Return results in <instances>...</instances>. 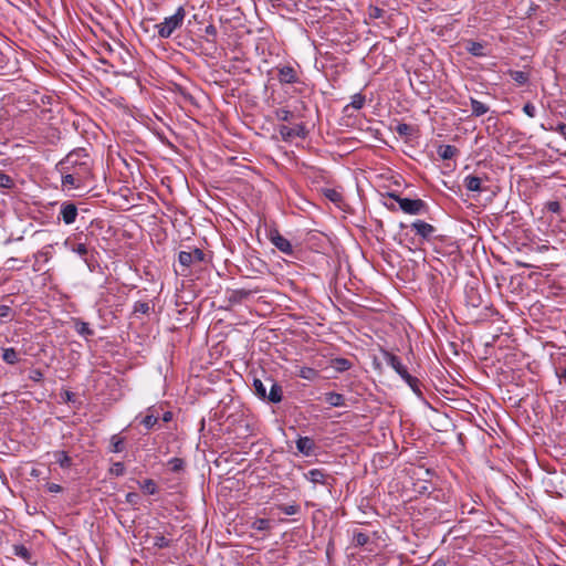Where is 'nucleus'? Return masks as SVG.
<instances>
[{
	"mask_svg": "<svg viewBox=\"0 0 566 566\" xmlns=\"http://www.w3.org/2000/svg\"><path fill=\"white\" fill-rule=\"evenodd\" d=\"M59 172H73L80 178L88 181L92 177V161L82 148L69 153L61 161L57 163Z\"/></svg>",
	"mask_w": 566,
	"mask_h": 566,
	"instance_id": "f257e3e1",
	"label": "nucleus"
},
{
	"mask_svg": "<svg viewBox=\"0 0 566 566\" xmlns=\"http://www.w3.org/2000/svg\"><path fill=\"white\" fill-rule=\"evenodd\" d=\"M185 17L186 11L184 7H179L172 15L166 17L163 22L155 25L158 36L160 39L170 38L177 29L181 28Z\"/></svg>",
	"mask_w": 566,
	"mask_h": 566,
	"instance_id": "f03ea898",
	"label": "nucleus"
},
{
	"mask_svg": "<svg viewBox=\"0 0 566 566\" xmlns=\"http://www.w3.org/2000/svg\"><path fill=\"white\" fill-rule=\"evenodd\" d=\"M388 197L398 202L399 208L408 214H422L428 211L427 203L421 199L401 198L400 196L388 192Z\"/></svg>",
	"mask_w": 566,
	"mask_h": 566,
	"instance_id": "7ed1b4c3",
	"label": "nucleus"
},
{
	"mask_svg": "<svg viewBox=\"0 0 566 566\" xmlns=\"http://www.w3.org/2000/svg\"><path fill=\"white\" fill-rule=\"evenodd\" d=\"M205 260V253L201 249L195 248L192 251H180L178 254L179 264L188 269L195 263L202 262Z\"/></svg>",
	"mask_w": 566,
	"mask_h": 566,
	"instance_id": "20e7f679",
	"label": "nucleus"
},
{
	"mask_svg": "<svg viewBox=\"0 0 566 566\" xmlns=\"http://www.w3.org/2000/svg\"><path fill=\"white\" fill-rule=\"evenodd\" d=\"M276 77L281 84H295L300 82L296 70L291 65H277Z\"/></svg>",
	"mask_w": 566,
	"mask_h": 566,
	"instance_id": "39448f33",
	"label": "nucleus"
},
{
	"mask_svg": "<svg viewBox=\"0 0 566 566\" xmlns=\"http://www.w3.org/2000/svg\"><path fill=\"white\" fill-rule=\"evenodd\" d=\"M279 133H280L282 139L285 142H289L295 137L305 138L307 135V132L303 124H297L294 127L281 125L279 127Z\"/></svg>",
	"mask_w": 566,
	"mask_h": 566,
	"instance_id": "423d86ee",
	"label": "nucleus"
},
{
	"mask_svg": "<svg viewBox=\"0 0 566 566\" xmlns=\"http://www.w3.org/2000/svg\"><path fill=\"white\" fill-rule=\"evenodd\" d=\"M382 356L386 364L390 366L402 379L410 375L407 367L402 364L398 356L387 350L382 353Z\"/></svg>",
	"mask_w": 566,
	"mask_h": 566,
	"instance_id": "0eeeda50",
	"label": "nucleus"
},
{
	"mask_svg": "<svg viewBox=\"0 0 566 566\" xmlns=\"http://www.w3.org/2000/svg\"><path fill=\"white\" fill-rule=\"evenodd\" d=\"M269 239L277 250L285 254H292L293 249L291 242L285 237H283L277 230H271Z\"/></svg>",
	"mask_w": 566,
	"mask_h": 566,
	"instance_id": "6e6552de",
	"label": "nucleus"
},
{
	"mask_svg": "<svg viewBox=\"0 0 566 566\" xmlns=\"http://www.w3.org/2000/svg\"><path fill=\"white\" fill-rule=\"evenodd\" d=\"M77 214H78V210H77V207L75 206V203L70 202V201H64L61 203L60 219H62V221L65 224L74 223Z\"/></svg>",
	"mask_w": 566,
	"mask_h": 566,
	"instance_id": "1a4fd4ad",
	"label": "nucleus"
},
{
	"mask_svg": "<svg viewBox=\"0 0 566 566\" xmlns=\"http://www.w3.org/2000/svg\"><path fill=\"white\" fill-rule=\"evenodd\" d=\"M411 229L423 240H430L436 232V228L432 224L422 220L413 221L411 223Z\"/></svg>",
	"mask_w": 566,
	"mask_h": 566,
	"instance_id": "9d476101",
	"label": "nucleus"
},
{
	"mask_svg": "<svg viewBox=\"0 0 566 566\" xmlns=\"http://www.w3.org/2000/svg\"><path fill=\"white\" fill-rule=\"evenodd\" d=\"M61 174V185L63 188L67 189H78L87 184L86 180L76 176V174L71 172H60Z\"/></svg>",
	"mask_w": 566,
	"mask_h": 566,
	"instance_id": "9b49d317",
	"label": "nucleus"
},
{
	"mask_svg": "<svg viewBox=\"0 0 566 566\" xmlns=\"http://www.w3.org/2000/svg\"><path fill=\"white\" fill-rule=\"evenodd\" d=\"M484 180H486V177L469 175L464 178L463 185L469 191L484 192L488 190L486 187L483 186Z\"/></svg>",
	"mask_w": 566,
	"mask_h": 566,
	"instance_id": "f8f14e48",
	"label": "nucleus"
},
{
	"mask_svg": "<svg viewBox=\"0 0 566 566\" xmlns=\"http://www.w3.org/2000/svg\"><path fill=\"white\" fill-rule=\"evenodd\" d=\"M296 449L303 455L310 457L314 453L315 442L310 437H300L296 440Z\"/></svg>",
	"mask_w": 566,
	"mask_h": 566,
	"instance_id": "ddd939ff",
	"label": "nucleus"
},
{
	"mask_svg": "<svg viewBox=\"0 0 566 566\" xmlns=\"http://www.w3.org/2000/svg\"><path fill=\"white\" fill-rule=\"evenodd\" d=\"M305 479L313 484H327L328 475L325 473L323 469H311L308 472L304 474Z\"/></svg>",
	"mask_w": 566,
	"mask_h": 566,
	"instance_id": "4468645a",
	"label": "nucleus"
},
{
	"mask_svg": "<svg viewBox=\"0 0 566 566\" xmlns=\"http://www.w3.org/2000/svg\"><path fill=\"white\" fill-rule=\"evenodd\" d=\"M268 380L271 384V388H270L269 394H266L265 399L272 403L281 402L283 399V390H282L281 385L271 378H269Z\"/></svg>",
	"mask_w": 566,
	"mask_h": 566,
	"instance_id": "2eb2a0df",
	"label": "nucleus"
},
{
	"mask_svg": "<svg viewBox=\"0 0 566 566\" xmlns=\"http://www.w3.org/2000/svg\"><path fill=\"white\" fill-rule=\"evenodd\" d=\"M465 50L473 56L484 57L486 56L485 44L482 42H476L473 40H468L465 42Z\"/></svg>",
	"mask_w": 566,
	"mask_h": 566,
	"instance_id": "dca6fc26",
	"label": "nucleus"
},
{
	"mask_svg": "<svg viewBox=\"0 0 566 566\" xmlns=\"http://www.w3.org/2000/svg\"><path fill=\"white\" fill-rule=\"evenodd\" d=\"M12 551H13V555L22 558L30 565L36 564L35 562H32V553L30 552V549L27 546H24L22 544H15L12 546Z\"/></svg>",
	"mask_w": 566,
	"mask_h": 566,
	"instance_id": "f3484780",
	"label": "nucleus"
},
{
	"mask_svg": "<svg viewBox=\"0 0 566 566\" xmlns=\"http://www.w3.org/2000/svg\"><path fill=\"white\" fill-rule=\"evenodd\" d=\"M325 401L331 407H343L345 406V398L342 394L335 391H328L324 395Z\"/></svg>",
	"mask_w": 566,
	"mask_h": 566,
	"instance_id": "a211bd4d",
	"label": "nucleus"
},
{
	"mask_svg": "<svg viewBox=\"0 0 566 566\" xmlns=\"http://www.w3.org/2000/svg\"><path fill=\"white\" fill-rule=\"evenodd\" d=\"M147 411L148 413L143 418L140 422L145 426L146 429H153L158 422L159 415L154 407L149 408Z\"/></svg>",
	"mask_w": 566,
	"mask_h": 566,
	"instance_id": "6ab92c4d",
	"label": "nucleus"
},
{
	"mask_svg": "<svg viewBox=\"0 0 566 566\" xmlns=\"http://www.w3.org/2000/svg\"><path fill=\"white\" fill-rule=\"evenodd\" d=\"M331 366L338 373H344L352 368L353 364L347 358L337 357L331 360Z\"/></svg>",
	"mask_w": 566,
	"mask_h": 566,
	"instance_id": "aec40b11",
	"label": "nucleus"
},
{
	"mask_svg": "<svg viewBox=\"0 0 566 566\" xmlns=\"http://www.w3.org/2000/svg\"><path fill=\"white\" fill-rule=\"evenodd\" d=\"M472 115L475 117H480L489 112V106L484 103L478 101L476 98H470Z\"/></svg>",
	"mask_w": 566,
	"mask_h": 566,
	"instance_id": "412c9836",
	"label": "nucleus"
},
{
	"mask_svg": "<svg viewBox=\"0 0 566 566\" xmlns=\"http://www.w3.org/2000/svg\"><path fill=\"white\" fill-rule=\"evenodd\" d=\"M53 457L55 459V462L59 463V465L62 469H69L72 465V459L67 455V453L63 450H57L53 452Z\"/></svg>",
	"mask_w": 566,
	"mask_h": 566,
	"instance_id": "4be33fe9",
	"label": "nucleus"
},
{
	"mask_svg": "<svg viewBox=\"0 0 566 566\" xmlns=\"http://www.w3.org/2000/svg\"><path fill=\"white\" fill-rule=\"evenodd\" d=\"M458 153L459 149L453 145H441L438 148V155L444 160L452 159Z\"/></svg>",
	"mask_w": 566,
	"mask_h": 566,
	"instance_id": "5701e85b",
	"label": "nucleus"
},
{
	"mask_svg": "<svg viewBox=\"0 0 566 566\" xmlns=\"http://www.w3.org/2000/svg\"><path fill=\"white\" fill-rule=\"evenodd\" d=\"M71 250L78 254L81 258H83L84 262L87 264L88 269L92 271L93 270V264L92 262L86 258L87 253H88V249L86 247L85 243H76V244H73Z\"/></svg>",
	"mask_w": 566,
	"mask_h": 566,
	"instance_id": "b1692460",
	"label": "nucleus"
},
{
	"mask_svg": "<svg viewBox=\"0 0 566 566\" xmlns=\"http://www.w3.org/2000/svg\"><path fill=\"white\" fill-rule=\"evenodd\" d=\"M366 98L361 93H356L352 96V101L344 108V112H347L349 108L361 109L365 105Z\"/></svg>",
	"mask_w": 566,
	"mask_h": 566,
	"instance_id": "393cba45",
	"label": "nucleus"
},
{
	"mask_svg": "<svg viewBox=\"0 0 566 566\" xmlns=\"http://www.w3.org/2000/svg\"><path fill=\"white\" fill-rule=\"evenodd\" d=\"M124 444H125V438L120 437L119 434H113L111 437L109 451L119 453L124 450Z\"/></svg>",
	"mask_w": 566,
	"mask_h": 566,
	"instance_id": "a878e982",
	"label": "nucleus"
},
{
	"mask_svg": "<svg viewBox=\"0 0 566 566\" xmlns=\"http://www.w3.org/2000/svg\"><path fill=\"white\" fill-rule=\"evenodd\" d=\"M318 371L312 367L303 366L300 368L297 376L302 379L314 380L318 377Z\"/></svg>",
	"mask_w": 566,
	"mask_h": 566,
	"instance_id": "bb28decb",
	"label": "nucleus"
},
{
	"mask_svg": "<svg viewBox=\"0 0 566 566\" xmlns=\"http://www.w3.org/2000/svg\"><path fill=\"white\" fill-rule=\"evenodd\" d=\"M509 73L512 80L518 85H525L530 80V74L524 71L511 70Z\"/></svg>",
	"mask_w": 566,
	"mask_h": 566,
	"instance_id": "cd10ccee",
	"label": "nucleus"
},
{
	"mask_svg": "<svg viewBox=\"0 0 566 566\" xmlns=\"http://www.w3.org/2000/svg\"><path fill=\"white\" fill-rule=\"evenodd\" d=\"M2 359L10 365L17 364L19 360L17 350L12 347L4 348L2 350Z\"/></svg>",
	"mask_w": 566,
	"mask_h": 566,
	"instance_id": "c85d7f7f",
	"label": "nucleus"
},
{
	"mask_svg": "<svg viewBox=\"0 0 566 566\" xmlns=\"http://www.w3.org/2000/svg\"><path fill=\"white\" fill-rule=\"evenodd\" d=\"M276 509L286 514V515H295L301 512V506L298 504H277Z\"/></svg>",
	"mask_w": 566,
	"mask_h": 566,
	"instance_id": "c756f323",
	"label": "nucleus"
},
{
	"mask_svg": "<svg viewBox=\"0 0 566 566\" xmlns=\"http://www.w3.org/2000/svg\"><path fill=\"white\" fill-rule=\"evenodd\" d=\"M368 542H369L368 534H366L361 531H357V530H355L353 532V544L355 546H365Z\"/></svg>",
	"mask_w": 566,
	"mask_h": 566,
	"instance_id": "7c9ffc66",
	"label": "nucleus"
},
{
	"mask_svg": "<svg viewBox=\"0 0 566 566\" xmlns=\"http://www.w3.org/2000/svg\"><path fill=\"white\" fill-rule=\"evenodd\" d=\"M75 329L80 335L84 337H90L94 334V331L90 327L88 323L86 322H76Z\"/></svg>",
	"mask_w": 566,
	"mask_h": 566,
	"instance_id": "2f4dec72",
	"label": "nucleus"
},
{
	"mask_svg": "<svg viewBox=\"0 0 566 566\" xmlns=\"http://www.w3.org/2000/svg\"><path fill=\"white\" fill-rule=\"evenodd\" d=\"M324 196L334 203H339L343 199L339 191L336 189L327 188L323 190Z\"/></svg>",
	"mask_w": 566,
	"mask_h": 566,
	"instance_id": "473e14b6",
	"label": "nucleus"
},
{
	"mask_svg": "<svg viewBox=\"0 0 566 566\" xmlns=\"http://www.w3.org/2000/svg\"><path fill=\"white\" fill-rule=\"evenodd\" d=\"M408 386L411 388V390L417 394L418 396H421V389H420V380L417 377H413L409 375L403 379Z\"/></svg>",
	"mask_w": 566,
	"mask_h": 566,
	"instance_id": "72a5a7b5",
	"label": "nucleus"
},
{
	"mask_svg": "<svg viewBox=\"0 0 566 566\" xmlns=\"http://www.w3.org/2000/svg\"><path fill=\"white\" fill-rule=\"evenodd\" d=\"M253 388H254V392L258 397H260L261 399H265L266 398V388H265V385L263 384L262 380L255 378L253 380Z\"/></svg>",
	"mask_w": 566,
	"mask_h": 566,
	"instance_id": "f704fd0d",
	"label": "nucleus"
},
{
	"mask_svg": "<svg viewBox=\"0 0 566 566\" xmlns=\"http://www.w3.org/2000/svg\"><path fill=\"white\" fill-rule=\"evenodd\" d=\"M140 489L146 493V494H155L157 492V485L156 483L151 480V479H146L144 480L142 483H140Z\"/></svg>",
	"mask_w": 566,
	"mask_h": 566,
	"instance_id": "c9c22d12",
	"label": "nucleus"
},
{
	"mask_svg": "<svg viewBox=\"0 0 566 566\" xmlns=\"http://www.w3.org/2000/svg\"><path fill=\"white\" fill-rule=\"evenodd\" d=\"M167 464L172 472H180L185 468V461L181 458H171Z\"/></svg>",
	"mask_w": 566,
	"mask_h": 566,
	"instance_id": "e433bc0d",
	"label": "nucleus"
},
{
	"mask_svg": "<svg viewBox=\"0 0 566 566\" xmlns=\"http://www.w3.org/2000/svg\"><path fill=\"white\" fill-rule=\"evenodd\" d=\"M413 132V128L411 125L409 124H406V123H399L397 126H396V133L401 136V137H408L412 134Z\"/></svg>",
	"mask_w": 566,
	"mask_h": 566,
	"instance_id": "4c0bfd02",
	"label": "nucleus"
},
{
	"mask_svg": "<svg viewBox=\"0 0 566 566\" xmlns=\"http://www.w3.org/2000/svg\"><path fill=\"white\" fill-rule=\"evenodd\" d=\"M275 116L279 120L290 122L293 119L294 114L286 108H279L275 111Z\"/></svg>",
	"mask_w": 566,
	"mask_h": 566,
	"instance_id": "58836bf2",
	"label": "nucleus"
},
{
	"mask_svg": "<svg viewBox=\"0 0 566 566\" xmlns=\"http://www.w3.org/2000/svg\"><path fill=\"white\" fill-rule=\"evenodd\" d=\"M205 34L207 35V42L216 43L218 31L213 24H208L205 28Z\"/></svg>",
	"mask_w": 566,
	"mask_h": 566,
	"instance_id": "ea45409f",
	"label": "nucleus"
},
{
	"mask_svg": "<svg viewBox=\"0 0 566 566\" xmlns=\"http://www.w3.org/2000/svg\"><path fill=\"white\" fill-rule=\"evenodd\" d=\"M126 469L123 462H115L109 468V474L115 476H120L125 473Z\"/></svg>",
	"mask_w": 566,
	"mask_h": 566,
	"instance_id": "a19ab883",
	"label": "nucleus"
},
{
	"mask_svg": "<svg viewBox=\"0 0 566 566\" xmlns=\"http://www.w3.org/2000/svg\"><path fill=\"white\" fill-rule=\"evenodd\" d=\"M150 311V306L147 302L138 301L134 304V313L135 314H148Z\"/></svg>",
	"mask_w": 566,
	"mask_h": 566,
	"instance_id": "79ce46f5",
	"label": "nucleus"
},
{
	"mask_svg": "<svg viewBox=\"0 0 566 566\" xmlns=\"http://www.w3.org/2000/svg\"><path fill=\"white\" fill-rule=\"evenodd\" d=\"M154 545L158 548H166L170 546V541L164 535H156L154 537Z\"/></svg>",
	"mask_w": 566,
	"mask_h": 566,
	"instance_id": "37998d69",
	"label": "nucleus"
},
{
	"mask_svg": "<svg viewBox=\"0 0 566 566\" xmlns=\"http://www.w3.org/2000/svg\"><path fill=\"white\" fill-rule=\"evenodd\" d=\"M252 526L256 531H266L270 528V521L266 518H258L253 522Z\"/></svg>",
	"mask_w": 566,
	"mask_h": 566,
	"instance_id": "c03bdc74",
	"label": "nucleus"
},
{
	"mask_svg": "<svg viewBox=\"0 0 566 566\" xmlns=\"http://www.w3.org/2000/svg\"><path fill=\"white\" fill-rule=\"evenodd\" d=\"M12 186V178L4 172H0V188H11Z\"/></svg>",
	"mask_w": 566,
	"mask_h": 566,
	"instance_id": "a18cd8bd",
	"label": "nucleus"
},
{
	"mask_svg": "<svg viewBox=\"0 0 566 566\" xmlns=\"http://www.w3.org/2000/svg\"><path fill=\"white\" fill-rule=\"evenodd\" d=\"M29 378L32 381L40 382L43 380V373L41 369L34 368L30 370Z\"/></svg>",
	"mask_w": 566,
	"mask_h": 566,
	"instance_id": "49530a36",
	"label": "nucleus"
},
{
	"mask_svg": "<svg viewBox=\"0 0 566 566\" xmlns=\"http://www.w3.org/2000/svg\"><path fill=\"white\" fill-rule=\"evenodd\" d=\"M125 500H126V503L135 506L139 503V495L135 492H129L126 494Z\"/></svg>",
	"mask_w": 566,
	"mask_h": 566,
	"instance_id": "de8ad7c7",
	"label": "nucleus"
},
{
	"mask_svg": "<svg viewBox=\"0 0 566 566\" xmlns=\"http://www.w3.org/2000/svg\"><path fill=\"white\" fill-rule=\"evenodd\" d=\"M523 112L531 118L535 117L536 115V107L532 103H526L523 106Z\"/></svg>",
	"mask_w": 566,
	"mask_h": 566,
	"instance_id": "09e8293b",
	"label": "nucleus"
},
{
	"mask_svg": "<svg viewBox=\"0 0 566 566\" xmlns=\"http://www.w3.org/2000/svg\"><path fill=\"white\" fill-rule=\"evenodd\" d=\"M545 207L549 212L553 213H558L560 211V205L558 201H548L546 202Z\"/></svg>",
	"mask_w": 566,
	"mask_h": 566,
	"instance_id": "8fccbe9b",
	"label": "nucleus"
},
{
	"mask_svg": "<svg viewBox=\"0 0 566 566\" xmlns=\"http://www.w3.org/2000/svg\"><path fill=\"white\" fill-rule=\"evenodd\" d=\"M11 306L6 304H0V317L8 318L11 315Z\"/></svg>",
	"mask_w": 566,
	"mask_h": 566,
	"instance_id": "3c124183",
	"label": "nucleus"
},
{
	"mask_svg": "<svg viewBox=\"0 0 566 566\" xmlns=\"http://www.w3.org/2000/svg\"><path fill=\"white\" fill-rule=\"evenodd\" d=\"M46 489L51 493H60L62 491V486L56 483H48Z\"/></svg>",
	"mask_w": 566,
	"mask_h": 566,
	"instance_id": "603ef678",
	"label": "nucleus"
},
{
	"mask_svg": "<svg viewBox=\"0 0 566 566\" xmlns=\"http://www.w3.org/2000/svg\"><path fill=\"white\" fill-rule=\"evenodd\" d=\"M555 374L560 381L564 380L566 384V368H556Z\"/></svg>",
	"mask_w": 566,
	"mask_h": 566,
	"instance_id": "864d4df0",
	"label": "nucleus"
},
{
	"mask_svg": "<svg viewBox=\"0 0 566 566\" xmlns=\"http://www.w3.org/2000/svg\"><path fill=\"white\" fill-rule=\"evenodd\" d=\"M34 258L38 260L39 258H44L45 261L49 260L50 253L48 251H39L34 254Z\"/></svg>",
	"mask_w": 566,
	"mask_h": 566,
	"instance_id": "5fc2aeb1",
	"label": "nucleus"
},
{
	"mask_svg": "<svg viewBox=\"0 0 566 566\" xmlns=\"http://www.w3.org/2000/svg\"><path fill=\"white\" fill-rule=\"evenodd\" d=\"M556 130L563 136L566 138V124L562 123V124H558L557 127H556Z\"/></svg>",
	"mask_w": 566,
	"mask_h": 566,
	"instance_id": "6e6d98bb",
	"label": "nucleus"
},
{
	"mask_svg": "<svg viewBox=\"0 0 566 566\" xmlns=\"http://www.w3.org/2000/svg\"><path fill=\"white\" fill-rule=\"evenodd\" d=\"M448 563H449V562H448V559H446V558H439V559H437V560L432 564V566H447V565H448Z\"/></svg>",
	"mask_w": 566,
	"mask_h": 566,
	"instance_id": "4d7b16f0",
	"label": "nucleus"
},
{
	"mask_svg": "<svg viewBox=\"0 0 566 566\" xmlns=\"http://www.w3.org/2000/svg\"><path fill=\"white\" fill-rule=\"evenodd\" d=\"M75 398V395L72 391H65L64 392V399L65 401H73Z\"/></svg>",
	"mask_w": 566,
	"mask_h": 566,
	"instance_id": "13d9d810",
	"label": "nucleus"
},
{
	"mask_svg": "<svg viewBox=\"0 0 566 566\" xmlns=\"http://www.w3.org/2000/svg\"><path fill=\"white\" fill-rule=\"evenodd\" d=\"M171 419H172V413H171L170 411H166V412L163 415V421H165V422H169Z\"/></svg>",
	"mask_w": 566,
	"mask_h": 566,
	"instance_id": "bf43d9fd",
	"label": "nucleus"
},
{
	"mask_svg": "<svg viewBox=\"0 0 566 566\" xmlns=\"http://www.w3.org/2000/svg\"><path fill=\"white\" fill-rule=\"evenodd\" d=\"M17 261H18V259H15V258H9V259L7 260V264H10V263H12V262H17Z\"/></svg>",
	"mask_w": 566,
	"mask_h": 566,
	"instance_id": "052dcab7",
	"label": "nucleus"
},
{
	"mask_svg": "<svg viewBox=\"0 0 566 566\" xmlns=\"http://www.w3.org/2000/svg\"><path fill=\"white\" fill-rule=\"evenodd\" d=\"M390 210H396V207L394 205L387 206Z\"/></svg>",
	"mask_w": 566,
	"mask_h": 566,
	"instance_id": "680f3d73",
	"label": "nucleus"
},
{
	"mask_svg": "<svg viewBox=\"0 0 566 566\" xmlns=\"http://www.w3.org/2000/svg\"><path fill=\"white\" fill-rule=\"evenodd\" d=\"M13 265H15V262H12V265H9V268L13 269Z\"/></svg>",
	"mask_w": 566,
	"mask_h": 566,
	"instance_id": "e2e57ef3",
	"label": "nucleus"
},
{
	"mask_svg": "<svg viewBox=\"0 0 566 566\" xmlns=\"http://www.w3.org/2000/svg\"><path fill=\"white\" fill-rule=\"evenodd\" d=\"M13 265H15V262H12V265H9V268L13 269Z\"/></svg>",
	"mask_w": 566,
	"mask_h": 566,
	"instance_id": "0e129e2a",
	"label": "nucleus"
}]
</instances>
